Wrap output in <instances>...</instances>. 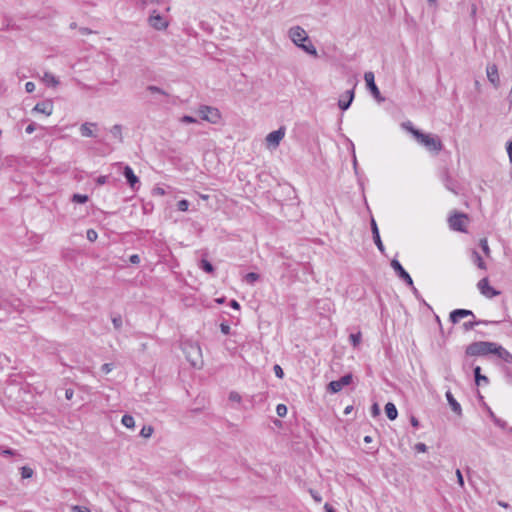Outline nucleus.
Returning <instances> with one entry per match:
<instances>
[{
    "label": "nucleus",
    "mask_w": 512,
    "mask_h": 512,
    "mask_svg": "<svg viewBox=\"0 0 512 512\" xmlns=\"http://www.w3.org/2000/svg\"><path fill=\"white\" fill-rule=\"evenodd\" d=\"M402 127L410 132L415 140L430 152H439L442 150L443 145L440 137L431 133H423L420 130L414 128L410 121L402 123Z\"/></svg>",
    "instance_id": "1"
},
{
    "label": "nucleus",
    "mask_w": 512,
    "mask_h": 512,
    "mask_svg": "<svg viewBox=\"0 0 512 512\" xmlns=\"http://www.w3.org/2000/svg\"><path fill=\"white\" fill-rule=\"evenodd\" d=\"M466 354L468 356H484L487 354H496L499 357H503L502 354H506L511 357V354L501 346H498L493 342L478 341L469 344L466 347Z\"/></svg>",
    "instance_id": "2"
},
{
    "label": "nucleus",
    "mask_w": 512,
    "mask_h": 512,
    "mask_svg": "<svg viewBox=\"0 0 512 512\" xmlns=\"http://www.w3.org/2000/svg\"><path fill=\"white\" fill-rule=\"evenodd\" d=\"M186 359L193 367L200 368L203 364L202 352L198 343L186 341L182 344Z\"/></svg>",
    "instance_id": "3"
},
{
    "label": "nucleus",
    "mask_w": 512,
    "mask_h": 512,
    "mask_svg": "<svg viewBox=\"0 0 512 512\" xmlns=\"http://www.w3.org/2000/svg\"><path fill=\"white\" fill-rule=\"evenodd\" d=\"M198 114L202 120H205L207 122H210L212 124L219 123L221 119V113L220 111L212 106H201L198 109Z\"/></svg>",
    "instance_id": "4"
},
{
    "label": "nucleus",
    "mask_w": 512,
    "mask_h": 512,
    "mask_svg": "<svg viewBox=\"0 0 512 512\" xmlns=\"http://www.w3.org/2000/svg\"><path fill=\"white\" fill-rule=\"evenodd\" d=\"M285 134L286 128L284 126H281L279 129L270 132L265 138L266 147L270 150L276 149L285 137Z\"/></svg>",
    "instance_id": "5"
},
{
    "label": "nucleus",
    "mask_w": 512,
    "mask_h": 512,
    "mask_svg": "<svg viewBox=\"0 0 512 512\" xmlns=\"http://www.w3.org/2000/svg\"><path fill=\"white\" fill-rule=\"evenodd\" d=\"M288 36L291 41L298 47L302 45V43L308 41L309 37L307 32L300 26H293L288 31Z\"/></svg>",
    "instance_id": "6"
},
{
    "label": "nucleus",
    "mask_w": 512,
    "mask_h": 512,
    "mask_svg": "<svg viewBox=\"0 0 512 512\" xmlns=\"http://www.w3.org/2000/svg\"><path fill=\"white\" fill-rule=\"evenodd\" d=\"M467 219V215L464 213H454L448 219L449 226L452 230L465 232Z\"/></svg>",
    "instance_id": "7"
},
{
    "label": "nucleus",
    "mask_w": 512,
    "mask_h": 512,
    "mask_svg": "<svg viewBox=\"0 0 512 512\" xmlns=\"http://www.w3.org/2000/svg\"><path fill=\"white\" fill-rule=\"evenodd\" d=\"M391 267L393 268V270L395 271V273L398 275V277L400 279H402L408 286H410L411 288H413V290L416 292V289L413 285V280L411 278V276L409 275V273L403 268V266L401 265V263L396 260V259H393L391 261Z\"/></svg>",
    "instance_id": "8"
},
{
    "label": "nucleus",
    "mask_w": 512,
    "mask_h": 512,
    "mask_svg": "<svg viewBox=\"0 0 512 512\" xmlns=\"http://www.w3.org/2000/svg\"><path fill=\"white\" fill-rule=\"evenodd\" d=\"M352 382V375L346 374L339 380L331 381L328 384V391L331 393H337L343 389V387L349 385Z\"/></svg>",
    "instance_id": "9"
},
{
    "label": "nucleus",
    "mask_w": 512,
    "mask_h": 512,
    "mask_svg": "<svg viewBox=\"0 0 512 512\" xmlns=\"http://www.w3.org/2000/svg\"><path fill=\"white\" fill-rule=\"evenodd\" d=\"M123 176L125 177L128 185L132 190H138L140 187L139 178L135 175L134 171L129 166L123 167Z\"/></svg>",
    "instance_id": "10"
},
{
    "label": "nucleus",
    "mask_w": 512,
    "mask_h": 512,
    "mask_svg": "<svg viewBox=\"0 0 512 512\" xmlns=\"http://www.w3.org/2000/svg\"><path fill=\"white\" fill-rule=\"evenodd\" d=\"M477 287L480 290L481 294L487 298H493L500 294L499 291L495 290L493 287L489 285L488 278L486 277L478 282Z\"/></svg>",
    "instance_id": "11"
},
{
    "label": "nucleus",
    "mask_w": 512,
    "mask_h": 512,
    "mask_svg": "<svg viewBox=\"0 0 512 512\" xmlns=\"http://www.w3.org/2000/svg\"><path fill=\"white\" fill-rule=\"evenodd\" d=\"M364 80L366 82L367 88L370 90L371 94L374 96L375 99L381 101L383 98L380 96V91L375 84L374 81V74L373 72L369 71L364 74Z\"/></svg>",
    "instance_id": "12"
},
{
    "label": "nucleus",
    "mask_w": 512,
    "mask_h": 512,
    "mask_svg": "<svg viewBox=\"0 0 512 512\" xmlns=\"http://www.w3.org/2000/svg\"><path fill=\"white\" fill-rule=\"evenodd\" d=\"M486 74L488 81L495 87L498 88L500 86V77L498 72V67L496 64H488L486 67Z\"/></svg>",
    "instance_id": "13"
},
{
    "label": "nucleus",
    "mask_w": 512,
    "mask_h": 512,
    "mask_svg": "<svg viewBox=\"0 0 512 512\" xmlns=\"http://www.w3.org/2000/svg\"><path fill=\"white\" fill-rule=\"evenodd\" d=\"M149 25L156 30H164L168 26V22L160 14L153 13L148 19Z\"/></svg>",
    "instance_id": "14"
},
{
    "label": "nucleus",
    "mask_w": 512,
    "mask_h": 512,
    "mask_svg": "<svg viewBox=\"0 0 512 512\" xmlns=\"http://www.w3.org/2000/svg\"><path fill=\"white\" fill-rule=\"evenodd\" d=\"M32 112L42 113L46 116H50L53 113V103L51 100H45L37 103Z\"/></svg>",
    "instance_id": "15"
},
{
    "label": "nucleus",
    "mask_w": 512,
    "mask_h": 512,
    "mask_svg": "<svg viewBox=\"0 0 512 512\" xmlns=\"http://www.w3.org/2000/svg\"><path fill=\"white\" fill-rule=\"evenodd\" d=\"M468 316H471V317H475L474 316V313L471 311V310H467V309H455L453 310L450 315H449V319L450 321L453 323V324H456L460 321V319L462 318H465V317H468Z\"/></svg>",
    "instance_id": "16"
},
{
    "label": "nucleus",
    "mask_w": 512,
    "mask_h": 512,
    "mask_svg": "<svg viewBox=\"0 0 512 512\" xmlns=\"http://www.w3.org/2000/svg\"><path fill=\"white\" fill-rule=\"evenodd\" d=\"M371 230H372V235H373V240L377 246V248L379 249L380 252H384V245L381 241V238H380V234H379V230H378V226L376 224V221L374 219L371 220Z\"/></svg>",
    "instance_id": "17"
},
{
    "label": "nucleus",
    "mask_w": 512,
    "mask_h": 512,
    "mask_svg": "<svg viewBox=\"0 0 512 512\" xmlns=\"http://www.w3.org/2000/svg\"><path fill=\"white\" fill-rule=\"evenodd\" d=\"M97 127L96 123L85 122L80 126V134L82 137H95L94 128Z\"/></svg>",
    "instance_id": "18"
},
{
    "label": "nucleus",
    "mask_w": 512,
    "mask_h": 512,
    "mask_svg": "<svg viewBox=\"0 0 512 512\" xmlns=\"http://www.w3.org/2000/svg\"><path fill=\"white\" fill-rule=\"evenodd\" d=\"M445 396H446V399H447L452 411L459 416L462 415V408H461L460 404L454 398L451 391H447Z\"/></svg>",
    "instance_id": "19"
},
{
    "label": "nucleus",
    "mask_w": 512,
    "mask_h": 512,
    "mask_svg": "<svg viewBox=\"0 0 512 512\" xmlns=\"http://www.w3.org/2000/svg\"><path fill=\"white\" fill-rule=\"evenodd\" d=\"M346 96L348 98L347 100L340 99L338 101V106H339V108L341 110H347L350 107V105H351V103H352V101L354 99V90L353 89L352 90H348L346 92Z\"/></svg>",
    "instance_id": "20"
},
{
    "label": "nucleus",
    "mask_w": 512,
    "mask_h": 512,
    "mask_svg": "<svg viewBox=\"0 0 512 512\" xmlns=\"http://www.w3.org/2000/svg\"><path fill=\"white\" fill-rule=\"evenodd\" d=\"M123 127L120 124H115L110 128V134L113 139L117 140L119 143L123 142Z\"/></svg>",
    "instance_id": "21"
},
{
    "label": "nucleus",
    "mask_w": 512,
    "mask_h": 512,
    "mask_svg": "<svg viewBox=\"0 0 512 512\" xmlns=\"http://www.w3.org/2000/svg\"><path fill=\"white\" fill-rule=\"evenodd\" d=\"M41 80L47 86L56 87L59 85V80L50 72H45Z\"/></svg>",
    "instance_id": "22"
},
{
    "label": "nucleus",
    "mask_w": 512,
    "mask_h": 512,
    "mask_svg": "<svg viewBox=\"0 0 512 512\" xmlns=\"http://www.w3.org/2000/svg\"><path fill=\"white\" fill-rule=\"evenodd\" d=\"M385 413L387 415V417L390 419V420H395L398 416V411H397V408L396 406L391 403V402H388L386 405H385Z\"/></svg>",
    "instance_id": "23"
},
{
    "label": "nucleus",
    "mask_w": 512,
    "mask_h": 512,
    "mask_svg": "<svg viewBox=\"0 0 512 512\" xmlns=\"http://www.w3.org/2000/svg\"><path fill=\"white\" fill-rule=\"evenodd\" d=\"M471 259L473 261V263L479 268V269H482V270H485L487 267H486V264L485 262L483 261L482 257L480 256V254L476 251V250H473L472 253H471Z\"/></svg>",
    "instance_id": "24"
},
{
    "label": "nucleus",
    "mask_w": 512,
    "mask_h": 512,
    "mask_svg": "<svg viewBox=\"0 0 512 512\" xmlns=\"http://www.w3.org/2000/svg\"><path fill=\"white\" fill-rule=\"evenodd\" d=\"M299 48H301L306 53H308V54H310V55H312L314 57L318 56V53H317V50H316L315 46L311 43V41L309 39H308V41L302 43V45Z\"/></svg>",
    "instance_id": "25"
},
{
    "label": "nucleus",
    "mask_w": 512,
    "mask_h": 512,
    "mask_svg": "<svg viewBox=\"0 0 512 512\" xmlns=\"http://www.w3.org/2000/svg\"><path fill=\"white\" fill-rule=\"evenodd\" d=\"M490 323H495L496 324L497 322L485 321V320L468 321V322H464L463 323V329L465 331H469V330H472L477 325H480V324H490Z\"/></svg>",
    "instance_id": "26"
},
{
    "label": "nucleus",
    "mask_w": 512,
    "mask_h": 512,
    "mask_svg": "<svg viewBox=\"0 0 512 512\" xmlns=\"http://www.w3.org/2000/svg\"><path fill=\"white\" fill-rule=\"evenodd\" d=\"M474 377H475V382L477 385H480L482 382L484 384H488V382H489V380L486 376L481 375V368L479 366H476L474 368Z\"/></svg>",
    "instance_id": "27"
},
{
    "label": "nucleus",
    "mask_w": 512,
    "mask_h": 512,
    "mask_svg": "<svg viewBox=\"0 0 512 512\" xmlns=\"http://www.w3.org/2000/svg\"><path fill=\"white\" fill-rule=\"evenodd\" d=\"M121 422L127 428H133L135 426V420L131 415H124Z\"/></svg>",
    "instance_id": "28"
},
{
    "label": "nucleus",
    "mask_w": 512,
    "mask_h": 512,
    "mask_svg": "<svg viewBox=\"0 0 512 512\" xmlns=\"http://www.w3.org/2000/svg\"><path fill=\"white\" fill-rule=\"evenodd\" d=\"M201 269H203L206 273H212L214 271L213 265L206 259H202L200 263Z\"/></svg>",
    "instance_id": "29"
},
{
    "label": "nucleus",
    "mask_w": 512,
    "mask_h": 512,
    "mask_svg": "<svg viewBox=\"0 0 512 512\" xmlns=\"http://www.w3.org/2000/svg\"><path fill=\"white\" fill-rule=\"evenodd\" d=\"M259 274L255 272H249L245 275V281L249 284H254L259 279Z\"/></svg>",
    "instance_id": "30"
},
{
    "label": "nucleus",
    "mask_w": 512,
    "mask_h": 512,
    "mask_svg": "<svg viewBox=\"0 0 512 512\" xmlns=\"http://www.w3.org/2000/svg\"><path fill=\"white\" fill-rule=\"evenodd\" d=\"M72 201L75 203L84 204L88 201V196L84 194H74L72 197Z\"/></svg>",
    "instance_id": "31"
},
{
    "label": "nucleus",
    "mask_w": 512,
    "mask_h": 512,
    "mask_svg": "<svg viewBox=\"0 0 512 512\" xmlns=\"http://www.w3.org/2000/svg\"><path fill=\"white\" fill-rule=\"evenodd\" d=\"M153 427L152 426H144L141 431H140V435L143 437V438H149L151 437V435L153 434Z\"/></svg>",
    "instance_id": "32"
},
{
    "label": "nucleus",
    "mask_w": 512,
    "mask_h": 512,
    "mask_svg": "<svg viewBox=\"0 0 512 512\" xmlns=\"http://www.w3.org/2000/svg\"><path fill=\"white\" fill-rule=\"evenodd\" d=\"M349 339L354 347H357L361 342V333H353L349 336Z\"/></svg>",
    "instance_id": "33"
},
{
    "label": "nucleus",
    "mask_w": 512,
    "mask_h": 512,
    "mask_svg": "<svg viewBox=\"0 0 512 512\" xmlns=\"http://www.w3.org/2000/svg\"><path fill=\"white\" fill-rule=\"evenodd\" d=\"M112 323L116 330H120L122 327V317L121 315L117 314L112 316Z\"/></svg>",
    "instance_id": "34"
},
{
    "label": "nucleus",
    "mask_w": 512,
    "mask_h": 512,
    "mask_svg": "<svg viewBox=\"0 0 512 512\" xmlns=\"http://www.w3.org/2000/svg\"><path fill=\"white\" fill-rule=\"evenodd\" d=\"M479 245H480L482 251L485 253V255L489 256L490 255V248H489L487 239L486 238L480 239Z\"/></svg>",
    "instance_id": "35"
},
{
    "label": "nucleus",
    "mask_w": 512,
    "mask_h": 512,
    "mask_svg": "<svg viewBox=\"0 0 512 512\" xmlns=\"http://www.w3.org/2000/svg\"><path fill=\"white\" fill-rule=\"evenodd\" d=\"M32 475H33V470L30 467L23 466L21 468V476L23 479L30 478V477H32Z\"/></svg>",
    "instance_id": "36"
},
{
    "label": "nucleus",
    "mask_w": 512,
    "mask_h": 512,
    "mask_svg": "<svg viewBox=\"0 0 512 512\" xmlns=\"http://www.w3.org/2000/svg\"><path fill=\"white\" fill-rule=\"evenodd\" d=\"M147 90L149 92H151L152 94L167 95L163 89H161L160 87L154 86V85H149L147 87Z\"/></svg>",
    "instance_id": "37"
},
{
    "label": "nucleus",
    "mask_w": 512,
    "mask_h": 512,
    "mask_svg": "<svg viewBox=\"0 0 512 512\" xmlns=\"http://www.w3.org/2000/svg\"><path fill=\"white\" fill-rule=\"evenodd\" d=\"M276 413L279 417H285L287 414V407L284 404H278L276 406Z\"/></svg>",
    "instance_id": "38"
},
{
    "label": "nucleus",
    "mask_w": 512,
    "mask_h": 512,
    "mask_svg": "<svg viewBox=\"0 0 512 512\" xmlns=\"http://www.w3.org/2000/svg\"><path fill=\"white\" fill-rule=\"evenodd\" d=\"M86 237L90 242L96 241L98 234L94 229H88L86 233Z\"/></svg>",
    "instance_id": "39"
},
{
    "label": "nucleus",
    "mask_w": 512,
    "mask_h": 512,
    "mask_svg": "<svg viewBox=\"0 0 512 512\" xmlns=\"http://www.w3.org/2000/svg\"><path fill=\"white\" fill-rule=\"evenodd\" d=\"M188 207H189V202L185 199H182L177 203V208L179 211H183V212L187 211Z\"/></svg>",
    "instance_id": "40"
},
{
    "label": "nucleus",
    "mask_w": 512,
    "mask_h": 512,
    "mask_svg": "<svg viewBox=\"0 0 512 512\" xmlns=\"http://www.w3.org/2000/svg\"><path fill=\"white\" fill-rule=\"evenodd\" d=\"M273 370H274L276 377H278L280 379H282L284 377V372L280 365L275 364L273 367Z\"/></svg>",
    "instance_id": "41"
},
{
    "label": "nucleus",
    "mask_w": 512,
    "mask_h": 512,
    "mask_svg": "<svg viewBox=\"0 0 512 512\" xmlns=\"http://www.w3.org/2000/svg\"><path fill=\"white\" fill-rule=\"evenodd\" d=\"M371 414L373 417H377L380 415V407L377 403H374L371 407Z\"/></svg>",
    "instance_id": "42"
},
{
    "label": "nucleus",
    "mask_w": 512,
    "mask_h": 512,
    "mask_svg": "<svg viewBox=\"0 0 512 512\" xmlns=\"http://www.w3.org/2000/svg\"><path fill=\"white\" fill-rule=\"evenodd\" d=\"M72 512H91L87 507L75 505L71 508Z\"/></svg>",
    "instance_id": "43"
},
{
    "label": "nucleus",
    "mask_w": 512,
    "mask_h": 512,
    "mask_svg": "<svg viewBox=\"0 0 512 512\" xmlns=\"http://www.w3.org/2000/svg\"><path fill=\"white\" fill-rule=\"evenodd\" d=\"M113 369V364L112 363H105L102 365L101 367V370L105 373V374H108L112 371Z\"/></svg>",
    "instance_id": "44"
},
{
    "label": "nucleus",
    "mask_w": 512,
    "mask_h": 512,
    "mask_svg": "<svg viewBox=\"0 0 512 512\" xmlns=\"http://www.w3.org/2000/svg\"><path fill=\"white\" fill-rule=\"evenodd\" d=\"M229 400L233 402H240L241 396L237 392H231L229 394Z\"/></svg>",
    "instance_id": "45"
},
{
    "label": "nucleus",
    "mask_w": 512,
    "mask_h": 512,
    "mask_svg": "<svg viewBox=\"0 0 512 512\" xmlns=\"http://www.w3.org/2000/svg\"><path fill=\"white\" fill-rule=\"evenodd\" d=\"M309 493L310 495L313 497V499L317 502V503H320L322 501V498L321 496L319 495L318 492H316L315 490L313 489H310L309 490Z\"/></svg>",
    "instance_id": "46"
},
{
    "label": "nucleus",
    "mask_w": 512,
    "mask_h": 512,
    "mask_svg": "<svg viewBox=\"0 0 512 512\" xmlns=\"http://www.w3.org/2000/svg\"><path fill=\"white\" fill-rule=\"evenodd\" d=\"M415 450H416L417 452L424 453V452H426V451H427V446H426V444H424V443H417V444L415 445Z\"/></svg>",
    "instance_id": "47"
},
{
    "label": "nucleus",
    "mask_w": 512,
    "mask_h": 512,
    "mask_svg": "<svg viewBox=\"0 0 512 512\" xmlns=\"http://www.w3.org/2000/svg\"><path fill=\"white\" fill-rule=\"evenodd\" d=\"M456 477H457V482L458 484L461 486V487H464V479H463V475L461 473V471L459 469L456 470Z\"/></svg>",
    "instance_id": "48"
},
{
    "label": "nucleus",
    "mask_w": 512,
    "mask_h": 512,
    "mask_svg": "<svg viewBox=\"0 0 512 512\" xmlns=\"http://www.w3.org/2000/svg\"><path fill=\"white\" fill-rule=\"evenodd\" d=\"M494 423H495V425H497L498 427H500L502 429H505L507 427V422L500 418H495Z\"/></svg>",
    "instance_id": "49"
},
{
    "label": "nucleus",
    "mask_w": 512,
    "mask_h": 512,
    "mask_svg": "<svg viewBox=\"0 0 512 512\" xmlns=\"http://www.w3.org/2000/svg\"><path fill=\"white\" fill-rule=\"evenodd\" d=\"M25 90L27 93H32L35 90V84L33 82H27L25 84Z\"/></svg>",
    "instance_id": "50"
},
{
    "label": "nucleus",
    "mask_w": 512,
    "mask_h": 512,
    "mask_svg": "<svg viewBox=\"0 0 512 512\" xmlns=\"http://www.w3.org/2000/svg\"><path fill=\"white\" fill-rule=\"evenodd\" d=\"M220 330L223 334L227 335L230 333V326L226 323H221Z\"/></svg>",
    "instance_id": "51"
},
{
    "label": "nucleus",
    "mask_w": 512,
    "mask_h": 512,
    "mask_svg": "<svg viewBox=\"0 0 512 512\" xmlns=\"http://www.w3.org/2000/svg\"><path fill=\"white\" fill-rule=\"evenodd\" d=\"M181 122H183V123H188V124H189V123H195V122H196V119H195V118H193V117H191V116H187V115H185V116H183V117L181 118Z\"/></svg>",
    "instance_id": "52"
},
{
    "label": "nucleus",
    "mask_w": 512,
    "mask_h": 512,
    "mask_svg": "<svg viewBox=\"0 0 512 512\" xmlns=\"http://www.w3.org/2000/svg\"><path fill=\"white\" fill-rule=\"evenodd\" d=\"M129 261L132 264H139L140 263V257L137 254H133V255L130 256Z\"/></svg>",
    "instance_id": "53"
},
{
    "label": "nucleus",
    "mask_w": 512,
    "mask_h": 512,
    "mask_svg": "<svg viewBox=\"0 0 512 512\" xmlns=\"http://www.w3.org/2000/svg\"><path fill=\"white\" fill-rule=\"evenodd\" d=\"M153 194L163 196V195H165V190L161 187H156L153 189Z\"/></svg>",
    "instance_id": "54"
},
{
    "label": "nucleus",
    "mask_w": 512,
    "mask_h": 512,
    "mask_svg": "<svg viewBox=\"0 0 512 512\" xmlns=\"http://www.w3.org/2000/svg\"><path fill=\"white\" fill-rule=\"evenodd\" d=\"M79 32L82 34V35H89V34H92L93 31L87 27H81L79 29Z\"/></svg>",
    "instance_id": "55"
},
{
    "label": "nucleus",
    "mask_w": 512,
    "mask_h": 512,
    "mask_svg": "<svg viewBox=\"0 0 512 512\" xmlns=\"http://www.w3.org/2000/svg\"><path fill=\"white\" fill-rule=\"evenodd\" d=\"M507 154H508L509 160H512V141H510L507 145Z\"/></svg>",
    "instance_id": "56"
},
{
    "label": "nucleus",
    "mask_w": 512,
    "mask_h": 512,
    "mask_svg": "<svg viewBox=\"0 0 512 512\" xmlns=\"http://www.w3.org/2000/svg\"><path fill=\"white\" fill-rule=\"evenodd\" d=\"M26 133L28 134H31L35 131V124L32 123V124H29L26 129H25Z\"/></svg>",
    "instance_id": "57"
},
{
    "label": "nucleus",
    "mask_w": 512,
    "mask_h": 512,
    "mask_svg": "<svg viewBox=\"0 0 512 512\" xmlns=\"http://www.w3.org/2000/svg\"><path fill=\"white\" fill-rule=\"evenodd\" d=\"M73 394H74V392H73V390H72V389H66V391H65V397H66V399H67V400H71V399H72V397H73Z\"/></svg>",
    "instance_id": "58"
},
{
    "label": "nucleus",
    "mask_w": 512,
    "mask_h": 512,
    "mask_svg": "<svg viewBox=\"0 0 512 512\" xmlns=\"http://www.w3.org/2000/svg\"><path fill=\"white\" fill-rule=\"evenodd\" d=\"M410 422H411V425H412L413 427H418V426H419V421H418V420H417V418H416V417H414V416H412V417L410 418Z\"/></svg>",
    "instance_id": "59"
},
{
    "label": "nucleus",
    "mask_w": 512,
    "mask_h": 512,
    "mask_svg": "<svg viewBox=\"0 0 512 512\" xmlns=\"http://www.w3.org/2000/svg\"><path fill=\"white\" fill-rule=\"evenodd\" d=\"M230 306L232 308H234V309H239L240 308V305H239V303L236 300H231Z\"/></svg>",
    "instance_id": "60"
},
{
    "label": "nucleus",
    "mask_w": 512,
    "mask_h": 512,
    "mask_svg": "<svg viewBox=\"0 0 512 512\" xmlns=\"http://www.w3.org/2000/svg\"><path fill=\"white\" fill-rule=\"evenodd\" d=\"M324 508H325L326 512H336V510L328 503L325 504Z\"/></svg>",
    "instance_id": "61"
},
{
    "label": "nucleus",
    "mask_w": 512,
    "mask_h": 512,
    "mask_svg": "<svg viewBox=\"0 0 512 512\" xmlns=\"http://www.w3.org/2000/svg\"><path fill=\"white\" fill-rule=\"evenodd\" d=\"M476 12H477V7L475 4H473L471 7V16L474 17L476 15Z\"/></svg>",
    "instance_id": "62"
},
{
    "label": "nucleus",
    "mask_w": 512,
    "mask_h": 512,
    "mask_svg": "<svg viewBox=\"0 0 512 512\" xmlns=\"http://www.w3.org/2000/svg\"><path fill=\"white\" fill-rule=\"evenodd\" d=\"M498 505L503 507V508H508L509 507L508 503H506L504 501H498Z\"/></svg>",
    "instance_id": "63"
},
{
    "label": "nucleus",
    "mask_w": 512,
    "mask_h": 512,
    "mask_svg": "<svg viewBox=\"0 0 512 512\" xmlns=\"http://www.w3.org/2000/svg\"><path fill=\"white\" fill-rule=\"evenodd\" d=\"M502 356H503L502 358H503L505 361H507V362H509V361L512 359V355H511V357H509V356H507L506 354H502Z\"/></svg>",
    "instance_id": "64"
}]
</instances>
